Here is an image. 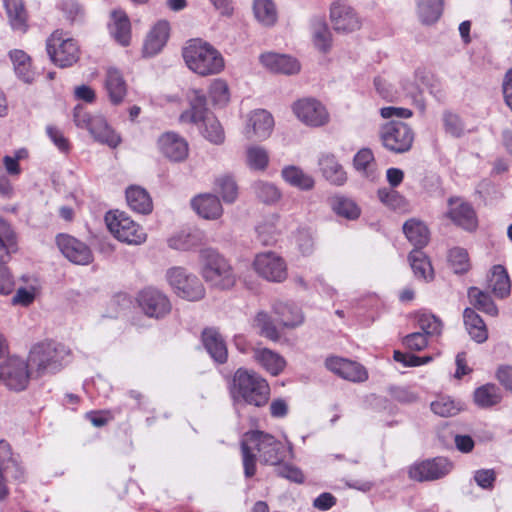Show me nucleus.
Wrapping results in <instances>:
<instances>
[{
  "mask_svg": "<svg viewBox=\"0 0 512 512\" xmlns=\"http://www.w3.org/2000/svg\"><path fill=\"white\" fill-rule=\"evenodd\" d=\"M244 474L250 478L256 473V454L261 463L277 466L292 457V446H286L273 435L255 430L247 432L241 442Z\"/></svg>",
  "mask_w": 512,
  "mask_h": 512,
  "instance_id": "nucleus-1",
  "label": "nucleus"
},
{
  "mask_svg": "<svg viewBox=\"0 0 512 512\" xmlns=\"http://www.w3.org/2000/svg\"><path fill=\"white\" fill-rule=\"evenodd\" d=\"M189 108L179 116L181 124H193L209 142L220 145L225 140V133L218 119L207 108L203 91L191 89L187 93Z\"/></svg>",
  "mask_w": 512,
  "mask_h": 512,
  "instance_id": "nucleus-2",
  "label": "nucleus"
},
{
  "mask_svg": "<svg viewBox=\"0 0 512 512\" xmlns=\"http://www.w3.org/2000/svg\"><path fill=\"white\" fill-rule=\"evenodd\" d=\"M230 393L235 407L241 404L261 407L268 402L270 388L256 372L239 368L234 374Z\"/></svg>",
  "mask_w": 512,
  "mask_h": 512,
  "instance_id": "nucleus-3",
  "label": "nucleus"
},
{
  "mask_svg": "<svg viewBox=\"0 0 512 512\" xmlns=\"http://www.w3.org/2000/svg\"><path fill=\"white\" fill-rule=\"evenodd\" d=\"M182 56L186 66L200 76L219 74L225 67L222 54L201 39L189 40L183 48Z\"/></svg>",
  "mask_w": 512,
  "mask_h": 512,
  "instance_id": "nucleus-4",
  "label": "nucleus"
},
{
  "mask_svg": "<svg viewBox=\"0 0 512 512\" xmlns=\"http://www.w3.org/2000/svg\"><path fill=\"white\" fill-rule=\"evenodd\" d=\"M70 350L55 341L35 344L29 353V362L39 376L59 371L67 362Z\"/></svg>",
  "mask_w": 512,
  "mask_h": 512,
  "instance_id": "nucleus-5",
  "label": "nucleus"
},
{
  "mask_svg": "<svg viewBox=\"0 0 512 512\" xmlns=\"http://www.w3.org/2000/svg\"><path fill=\"white\" fill-rule=\"evenodd\" d=\"M201 274L211 286L230 289L236 283V275L229 262L212 248L200 251Z\"/></svg>",
  "mask_w": 512,
  "mask_h": 512,
  "instance_id": "nucleus-6",
  "label": "nucleus"
},
{
  "mask_svg": "<svg viewBox=\"0 0 512 512\" xmlns=\"http://www.w3.org/2000/svg\"><path fill=\"white\" fill-rule=\"evenodd\" d=\"M105 222L110 233L120 242L128 245H141L147 239L142 226L123 211H109Z\"/></svg>",
  "mask_w": 512,
  "mask_h": 512,
  "instance_id": "nucleus-7",
  "label": "nucleus"
},
{
  "mask_svg": "<svg viewBox=\"0 0 512 512\" xmlns=\"http://www.w3.org/2000/svg\"><path fill=\"white\" fill-rule=\"evenodd\" d=\"M74 122L77 127L87 129L96 141L111 148H116L121 143L120 135L107 124L101 115L92 116L77 106L74 110Z\"/></svg>",
  "mask_w": 512,
  "mask_h": 512,
  "instance_id": "nucleus-8",
  "label": "nucleus"
},
{
  "mask_svg": "<svg viewBox=\"0 0 512 512\" xmlns=\"http://www.w3.org/2000/svg\"><path fill=\"white\" fill-rule=\"evenodd\" d=\"M166 279L174 292L182 299L199 301L205 296V288L200 279L182 267L168 269Z\"/></svg>",
  "mask_w": 512,
  "mask_h": 512,
  "instance_id": "nucleus-9",
  "label": "nucleus"
},
{
  "mask_svg": "<svg viewBox=\"0 0 512 512\" xmlns=\"http://www.w3.org/2000/svg\"><path fill=\"white\" fill-rule=\"evenodd\" d=\"M382 145L394 153H405L412 147L414 133L411 127L402 121H390L380 129Z\"/></svg>",
  "mask_w": 512,
  "mask_h": 512,
  "instance_id": "nucleus-10",
  "label": "nucleus"
},
{
  "mask_svg": "<svg viewBox=\"0 0 512 512\" xmlns=\"http://www.w3.org/2000/svg\"><path fill=\"white\" fill-rule=\"evenodd\" d=\"M46 49L51 60L59 67H69L79 58L77 43L65 38L60 31H55L47 40Z\"/></svg>",
  "mask_w": 512,
  "mask_h": 512,
  "instance_id": "nucleus-11",
  "label": "nucleus"
},
{
  "mask_svg": "<svg viewBox=\"0 0 512 512\" xmlns=\"http://www.w3.org/2000/svg\"><path fill=\"white\" fill-rule=\"evenodd\" d=\"M30 379L29 364L22 358L12 356L0 364V382L8 389L22 391Z\"/></svg>",
  "mask_w": 512,
  "mask_h": 512,
  "instance_id": "nucleus-12",
  "label": "nucleus"
},
{
  "mask_svg": "<svg viewBox=\"0 0 512 512\" xmlns=\"http://www.w3.org/2000/svg\"><path fill=\"white\" fill-rule=\"evenodd\" d=\"M292 111L301 123L313 128L322 127L330 120L326 107L314 98L297 100L292 105Z\"/></svg>",
  "mask_w": 512,
  "mask_h": 512,
  "instance_id": "nucleus-13",
  "label": "nucleus"
},
{
  "mask_svg": "<svg viewBox=\"0 0 512 512\" xmlns=\"http://www.w3.org/2000/svg\"><path fill=\"white\" fill-rule=\"evenodd\" d=\"M253 268L260 277L270 282H283L288 275L285 260L274 252L257 254Z\"/></svg>",
  "mask_w": 512,
  "mask_h": 512,
  "instance_id": "nucleus-14",
  "label": "nucleus"
},
{
  "mask_svg": "<svg viewBox=\"0 0 512 512\" xmlns=\"http://www.w3.org/2000/svg\"><path fill=\"white\" fill-rule=\"evenodd\" d=\"M137 301L144 314L150 318H164L172 309L171 302L167 295L152 287L143 289L139 293Z\"/></svg>",
  "mask_w": 512,
  "mask_h": 512,
  "instance_id": "nucleus-15",
  "label": "nucleus"
},
{
  "mask_svg": "<svg viewBox=\"0 0 512 512\" xmlns=\"http://www.w3.org/2000/svg\"><path fill=\"white\" fill-rule=\"evenodd\" d=\"M273 128L272 114L265 109H256L246 115L243 135L248 140L263 141L270 137Z\"/></svg>",
  "mask_w": 512,
  "mask_h": 512,
  "instance_id": "nucleus-16",
  "label": "nucleus"
},
{
  "mask_svg": "<svg viewBox=\"0 0 512 512\" xmlns=\"http://www.w3.org/2000/svg\"><path fill=\"white\" fill-rule=\"evenodd\" d=\"M56 244L64 257L74 264L89 265L94 260L90 247L73 236L59 234Z\"/></svg>",
  "mask_w": 512,
  "mask_h": 512,
  "instance_id": "nucleus-17",
  "label": "nucleus"
},
{
  "mask_svg": "<svg viewBox=\"0 0 512 512\" xmlns=\"http://www.w3.org/2000/svg\"><path fill=\"white\" fill-rule=\"evenodd\" d=\"M452 469V464L443 457H436L415 463L409 469V475L417 481H432L446 476Z\"/></svg>",
  "mask_w": 512,
  "mask_h": 512,
  "instance_id": "nucleus-18",
  "label": "nucleus"
},
{
  "mask_svg": "<svg viewBox=\"0 0 512 512\" xmlns=\"http://www.w3.org/2000/svg\"><path fill=\"white\" fill-rule=\"evenodd\" d=\"M330 21L338 33H352L361 28L362 22L354 9L346 4L334 2L330 7Z\"/></svg>",
  "mask_w": 512,
  "mask_h": 512,
  "instance_id": "nucleus-19",
  "label": "nucleus"
},
{
  "mask_svg": "<svg viewBox=\"0 0 512 512\" xmlns=\"http://www.w3.org/2000/svg\"><path fill=\"white\" fill-rule=\"evenodd\" d=\"M23 477V469L18 460L13 456L11 447L8 442L0 441V500H4L8 496V489L4 484V480L12 478L19 480Z\"/></svg>",
  "mask_w": 512,
  "mask_h": 512,
  "instance_id": "nucleus-20",
  "label": "nucleus"
},
{
  "mask_svg": "<svg viewBox=\"0 0 512 512\" xmlns=\"http://www.w3.org/2000/svg\"><path fill=\"white\" fill-rule=\"evenodd\" d=\"M157 147L165 158L173 162H182L189 154L188 142L175 132L163 133L157 140Z\"/></svg>",
  "mask_w": 512,
  "mask_h": 512,
  "instance_id": "nucleus-21",
  "label": "nucleus"
},
{
  "mask_svg": "<svg viewBox=\"0 0 512 512\" xmlns=\"http://www.w3.org/2000/svg\"><path fill=\"white\" fill-rule=\"evenodd\" d=\"M447 216L457 226L472 231L477 227L476 213L473 207L462 198L452 197L448 200Z\"/></svg>",
  "mask_w": 512,
  "mask_h": 512,
  "instance_id": "nucleus-22",
  "label": "nucleus"
},
{
  "mask_svg": "<svg viewBox=\"0 0 512 512\" xmlns=\"http://www.w3.org/2000/svg\"><path fill=\"white\" fill-rule=\"evenodd\" d=\"M325 365L331 372L352 382H363L368 378V373L361 364L348 359L330 357L326 359Z\"/></svg>",
  "mask_w": 512,
  "mask_h": 512,
  "instance_id": "nucleus-23",
  "label": "nucleus"
},
{
  "mask_svg": "<svg viewBox=\"0 0 512 512\" xmlns=\"http://www.w3.org/2000/svg\"><path fill=\"white\" fill-rule=\"evenodd\" d=\"M170 25L165 20L158 21L149 31L143 45V54L152 57L158 54L169 38Z\"/></svg>",
  "mask_w": 512,
  "mask_h": 512,
  "instance_id": "nucleus-24",
  "label": "nucleus"
},
{
  "mask_svg": "<svg viewBox=\"0 0 512 512\" xmlns=\"http://www.w3.org/2000/svg\"><path fill=\"white\" fill-rule=\"evenodd\" d=\"M260 61L267 69L274 73L293 75L300 71V64L297 59L273 52L264 53Z\"/></svg>",
  "mask_w": 512,
  "mask_h": 512,
  "instance_id": "nucleus-25",
  "label": "nucleus"
},
{
  "mask_svg": "<svg viewBox=\"0 0 512 512\" xmlns=\"http://www.w3.org/2000/svg\"><path fill=\"white\" fill-rule=\"evenodd\" d=\"M191 206L199 216L208 220L218 219L223 213L219 198L210 193L194 197L191 200Z\"/></svg>",
  "mask_w": 512,
  "mask_h": 512,
  "instance_id": "nucleus-26",
  "label": "nucleus"
},
{
  "mask_svg": "<svg viewBox=\"0 0 512 512\" xmlns=\"http://www.w3.org/2000/svg\"><path fill=\"white\" fill-rule=\"evenodd\" d=\"M4 7L11 29L25 34L28 31V12L23 0H5Z\"/></svg>",
  "mask_w": 512,
  "mask_h": 512,
  "instance_id": "nucleus-27",
  "label": "nucleus"
},
{
  "mask_svg": "<svg viewBox=\"0 0 512 512\" xmlns=\"http://www.w3.org/2000/svg\"><path fill=\"white\" fill-rule=\"evenodd\" d=\"M104 88L110 102L114 105L120 104L127 94V85L122 73L113 67L107 69Z\"/></svg>",
  "mask_w": 512,
  "mask_h": 512,
  "instance_id": "nucleus-28",
  "label": "nucleus"
},
{
  "mask_svg": "<svg viewBox=\"0 0 512 512\" xmlns=\"http://www.w3.org/2000/svg\"><path fill=\"white\" fill-rule=\"evenodd\" d=\"M202 342L215 362L224 363L227 360L228 351L226 343L216 329H205L202 333Z\"/></svg>",
  "mask_w": 512,
  "mask_h": 512,
  "instance_id": "nucleus-29",
  "label": "nucleus"
},
{
  "mask_svg": "<svg viewBox=\"0 0 512 512\" xmlns=\"http://www.w3.org/2000/svg\"><path fill=\"white\" fill-rule=\"evenodd\" d=\"M281 177L285 183L302 191L312 190L315 180L309 173L296 165H287L281 169Z\"/></svg>",
  "mask_w": 512,
  "mask_h": 512,
  "instance_id": "nucleus-30",
  "label": "nucleus"
},
{
  "mask_svg": "<svg viewBox=\"0 0 512 512\" xmlns=\"http://www.w3.org/2000/svg\"><path fill=\"white\" fill-rule=\"evenodd\" d=\"M310 32L314 46L321 52H328L332 46V33L322 17L310 21Z\"/></svg>",
  "mask_w": 512,
  "mask_h": 512,
  "instance_id": "nucleus-31",
  "label": "nucleus"
},
{
  "mask_svg": "<svg viewBox=\"0 0 512 512\" xmlns=\"http://www.w3.org/2000/svg\"><path fill=\"white\" fill-rule=\"evenodd\" d=\"M319 166L323 176L334 185H343L347 181V175L342 165L334 155L324 154L319 159Z\"/></svg>",
  "mask_w": 512,
  "mask_h": 512,
  "instance_id": "nucleus-32",
  "label": "nucleus"
},
{
  "mask_svg": "<svg viewBox=\"0 0 512 512\" xmlns=\"http://www.w3.org/2000/svg\"><path fill=\"white\" fill-rule=\"evenodd\" d=\"M110 34L122 46H127L131 39V25L130 21L121 10L112 12V20L109 24Z\"/></svg>",
  "mask_w": 512,
  "mask_h": 512,
  "instance_id": "nucleus-33",
  "label": "nucleus"
},
{
  "mask_svg": "<svg viewBox=\"0 0 512 512\" xmlns=\"http://www.w3.org/2000/svg\"><path fill=\"white\" fill-rule=\"evenodd\" d=\"M9 58L17 77L25 83H32L35 72L32 68L30 56L23 50L14 49L9 52Z\"/></svg>",
  "mask_w": 512,
  "mask_h": 512,
  "instance_id": "nucleus-34",
  "label": "nucleus"
},
{
  "mask_svg": "<svg viewBox=\"0 0 512 512\" xmlns=\"http://www.w3.org/2000/svg\"><path fill=\"white\" fill-rule=\"evenodd\" d=\"M463 321L472 340L477 343H484L488 339L486 324L472 308H466L464 310Z\"/></svg>",
  "mask_w": 512,
  "mask_h": 512,
  "instance_id": "nucleus-35",
  "label": "nucleus"
},
{
  "mask_svg": "<svg viewBox=\"0 0 512 512\" xmlns=\"http://www.w3.org/2000/svg\"><path fill=\"white\" fill-rule=\"evenodd\" d=\"M254 359L273 376L280 374L286 366L281 355L267 348L255 349Z\"/></svg>",
  "mask_w": 512,
  "mask_h": 512,
  "instance_id": "nucleus-36",
  "label": "nucleus"
},
{
  "mask_svg": "<svg viewBox=\"0 0 512 512\" xmlns=\"http://www.w3.org/2000/svg\"><path fill=\"white\" fill-rule=\"evenodd\" d=\"M126 200L129 207L140 214H149L153 204L148 192L140 186H130L126 190Z\"/></svg>",
  "mask_w": 512,
  "mask_h": 512,
  "instance_id": "nucleus-37",
  "label": "nucleus"
},
{
  "mask_svg": "<svg viewBox=\"0 0 512 512\" xmlns=\"http://www.w3.org/2000/svg\"><path fill=\"white\" fill-rule=\"evenodd\" d=\"M403 232L415 249L421 250L429 241V230L427 226L419 220H407L403 225Z\"/></svg>",
  "mask_w": 512,
  "mask_h": 512,
  "instance_id": "nucleus-38",
  "label": "nucleus"
},
{
  "mask_svg": "<svg viewBox=\"0 0 512 512\" xmlns=\"http://www.w3.org/2000/svg\"><path fill=\"white\" fill-rule=\"evenodd\" d=\"M274 312L277 315L278 322L284 327H296L303 322V314L296 305L277 302L273 306Z\"/></svg>",
  "mask_w": 512,
  "mask_h": 512,
  "instance_id": "nucleus-39",
  "label": "nucleus"
},
{
  "mask_svg": "<svg viewBox=\"0 0 512 512\" xmlns=\"http://www.w3.org/2000/svg\"><path fill=\"white\" fill-rule=\"evenodd\" d=\"M353 164L355 169L365 178L373 181L379 173L372 151L363 148L354 156Z\"/></svg>",
  "mask_w": 512,
  "mask_h": 512,
  "instance_id": "nucleus-40",
  "label": "nucleus"
},
{
  "mask_svg": "<svg viewBox=\"0 0 512 512\" xmlns=\"http://www.w3.org/2000/svg\"><path fill=\"white\" fill-rule=\"evenodd\" d=\"M489 287L498 298H506L511 292V282L509 275L502 265H495L491 270L489 278Z\"/></svg>",
  "mask_w": 512,
  "mask_h": 512,
  "instance_id": "nucleus-41",
  "label": "nucleus"
},
{
  "mask_svg": "<svg viewBox=\"0 0 512 512\" xmlns=\"http://www.w3.org/2000/svg\"><path fill=\"white\" fill-rule=\"evenodd\" d=\"M410 266L416 278L430 281L434 277V271L430 260L422 250L414 249L409 254Z\"/></svg>",
  "mask_w": 512,
  "mask_h": 512,
  "instance_id": "nucleus-42",
  "label": "nucleus"
},
{
  "mask_svg": "<svg viewBox=\"0 0 512 512\" xmlns=\"http://www.w3.org/2000/svg\"><path fill=\"white\" fill-rule=\"evenodd\" d=\"M279 220V215L272 214L256 226L257 237L263 245H272L276 242L280 233Z\"/></svg>",
  "mask_w": 512,
  "mask_h": 512,
  "instance_id": "nucleus-43",
  "label": "nucleus"
},
{
  "mask_svg": "<svg viewBox=\"0 0 512 512\" xmlns=\"http://www.w3.org/2000/svg\"><path fill=\"white\" fill-rule=\"evenodd\" d=\"M251 189L256 198L267 205L277 203L282 196L280 189L273 183L257 180L251 185Z\"/></svg>",
  "mask_w": 512,
  "mask_h": 512,
  "instance_id": "nucleus-44",
  "label": "nucleus"
},
{
  "mask_svg": "<svg viewBox=\"0 0 512 512\" xmlns=\"http://www.w3.org/2000/svg\"><path fill=\"white\" fill-rule=\"evenodd\" d=\"M253 12L263 26H273L277 21V10L272 0H255Z\"/></svg>",
  "mask_w": 512,
  "mask_h": 512,
  "instance_id": "nucleus-45",
  "label": "nucleus"
},
{
  "mask_svg": "<svg viewBox=\"0 0 512 512\" xmlns=\"http://www.w3.org/2000/svg\"><path fill=\"white\" fill-rule=\"evenodd\" d=\"M443 0H418V16L422 23L433 24L441 16Z\"/></svg>",
  "mask_w": 512,
  "mask_h": 512,
  "instance_id": "nucleus-46",
  "label": "nucleus"
},
{
  "mask_svg": "<svg viewBox=\"0 0 512 512\" xmlns=\"http://www.w3.org/2000/svg\"><path fill=\"white\" fill-rule=\"evenodd\" d=\"M502 399L500 389L494 384H486L477 388L474 392L475 403L482 407L487 408L498 404Z\"/></svg>",
  "mask_w": 512,
  "mask_h": 512,
  "instance_id": "nucleus-47",
  "label": "nucleus"
},
{
  "mask_svg": "<svg viewBox=\"0 0 512 512\" xmlns=\"http://www.w3.org/2000/svg\"><path fill=\"white\" fill-rule=\"evenodd\" d=\"M246 164L253 171H265L269 165L268 151L258 145H250L246 149Z\"/></svg>",
  "mask_w": 512,
  "mask_h": 512,
  "instance_id": "nucleus-48",
  "label": "nucleus"
},
{
  "mask_svg": "<svg viewBox=\"0 0 512 512\" xmlns=\"http://www.w3.org/2000/svg\"><path fill=\"white\" fill-rule=\"evenodd\" d=\"M468 297L470 303L478 310L491 316H497L498 309L489 294L476 287H471L468 290Z\"/></svg>",
  "mask_w": 512,
  "mask_h": 512,
  "instance_id": "nucleus-49",
  "label": "nucleus"
},
{
  "mask_svg": "<svg viewBox=\"0 0 512 512\" xmlns=\"http://www.w3.org/2000/svg\"><path fill=\"white\" fill-rule=\"evenodd\" d=\"M417 327L428 337L439 336L442 332V322L435 315L419 312L415 316Z\"/></svg>",
  "mask_w": 512,
  "mask_h": 512,
  "instance_id": "nucleus-50",
  "label": "nucleus"
},
{
  "mask_svg": "<svg viewBox=\"0 0 512 512\" xmlns=\"http://www.w3.org/2000/svg\"><path fill=\"white\" fill-rule=\"evenodd\" d=\"M217 192L225 203H234L238 197V186L232 175L224 174L216 178Z\"/></svg>",
  "mask_w": 512,
  "mask_h": 512,
  "instance_id": "nucleus-51",
  "label": "nucleus"
},
{
  "mask_svg": "<svg viewBox=\"0 0 512 512\" xmlns=\"http://www.w3.org/2000/svg\"><path fill=\"white\" fill-rule=\"evenodd\" d=\"M332 208L337 215L349 220H354L360 215V208L357 204L344 196H336L332 201Z\"/></svg>",
  "mask_w": 512,
  "mask_h": 512,
  "instance_id": "nucleus-52",
  "label": "nucleus"
},
{
  "mask_svg": "<svg viewBox=\"0 0 512 512\" xmlns=\"http://www.w3.org/2000/svg\"><path fill=\"white\" fill-rule=\"evenodd\" d=\"M448 262L456 274L466 273L470 269L468 253L463 248H453L448 255Z\"/></svg>",
  "mask_w": 512,
  "mask_h": 512,
  "instance_id": "nucleus-53",
  "label": "nucleus"
},
{
  "mask_svg": "<svg viewBox=\"0 0 512 512\" xmlns=\"http://www.w3.org/2000/svg\"><path fill=\"white\" fill-rule=\"evenodd\" d=\"M209 96L216 106H225L230 100L227 83L222 79H215L209 87Z\"/></svg>",
  "mask_w": 512,
  "mask_h": 512,
  "instance_id": "nucleus-54",
  "label": "nucleus"
},
{
  "mask_svg": "<svg viewBox=\"0 0 512 512\" xmlns=\"http://www.w3.org/2000/svg\"><path fill=\"white\" fill-rule=\"evenodd\" d=\"M14 244V233L10 225L0 218V260H3L5 256H8L12 251Z\"/></svg>",
  "mask_w": 512,
  "mask_h": 512,
  "instance_id": "nucleus-55",
  "label": "nucleus"
},
{
  "mask_svg": "<svg viewBox=\"0 0 512 512\" xmlns=\"http://www.w3.org/2000/svg\"><path fill=\"white\" fill-rule=\"evenodd\" d=\"M430 406L431 410L441 417H452L460 411L459 406L449 397H440Z\"/></svg>",
  "mask_w": 512,
  "mask_h": 512,
  "instance_id": "nucleus-56",
  "label": "nucleus"
},
{
  "mask_svg": "<svg viewBox=\"0 0 512 512\" xmlns=\"http://www.w3.org/2000/svg\"><path fill=\"white\" fill-rule=\"evenodd\" d=\"M40 289L39 284L35 281L29 287L19 288L12 298L14 305L29 306L36 298V295Z\"/></svg>",
  "mask_w": 512,
  "mask_h": 512,
  "instance_id": "nucleus-57",
  "label": "nucleus"
},
{
  "mask_svg": "<svg viewBox=\"0 0 512 512\" xmlns=\"http://www.w3.org/2000/svg\"><path fill=\"white\" fill-rule=\"evenodd\" d=\"M295 243L299 252L304 256H309L314 251V236L309 229H299L295 236Z\"/></svg>",
  "mask_w": 512,
  "mask_h": 512,
  "instance_id": "nucleus-58",
  "label": "nucleus"
},
{
  "mask_svg": "<svg viewBox=\"0 0 512 512\" xmlns=\"http://www.w3.org/2000/svg\"><path fill=\"white\" fill-rule=\"evenodd\" d=\"M443 124L446 133L453 137H461L464 134V124L457 114L445 112L443 114Z\"/></svg>",
  "mask_w": 512,
  "mask_h": 512,
  "instance_id": "nucleus-59",
  "label": "nucleus"
},
{
  "mask_svg": "<svg viewBox=\"0 0 512 512\" xmlns=\"http://www.w3.org/2000/svg\"><path fill=\"white\" fill-rule=\"evenodd\" d=\"M255 324L260 329V332L263 336L276 340L278 339V332L276 327L273 325L270 320V316L266 312H259L255 318Z\"/></svg>",
  "mask_w": 512,
  "mask_h": 512,
  "instance_id": "nucleus-60",
  "label": "nucleus"
},
{
  "mask_svg": "<svg viewBox=\"0 0 512 512\" xmlns=\"http://www.w3.org/2000/svg\"><path fill=\"white\" fill-rule=\"evenodd\" d=\"M379 200L386 206L397 209L403 206L404 198L395 190L381 188L377 192Z\"/></svg>",
  "mask_w": 512,
  "mask_h": 512,
  "instance_id": "nucleus-61",
  "label": "nucleus"
},
{
  "mask_svg": "<svg viewBox=\"0 0 512 512\" xmlns=\"http://www.w3.org/2000/svg\"><path fill=\"white\" fill-rule=\"evenodd\" d=\"M428 338V336L418 331L406 335L403 338L402 343L409 350L421 351L427 347Z\"/></svg>",
  "mask_w": 512,
  "mask_h": 512,
  "instance_id": "nucleus-62",
  "label": "nucleus"
},
{
  "mask_svg": "<svg viewBox=\"0 0 512 512\" xmlns=\"http://www.w3.org/2000/svg\"><path fill=\"white\" fill-rule=\"evenodd\" d=\"M15 288V281L4 260H0V295H9Z\"/></svg>",
  "mask_w": 512,
  "mask_h": 512,
  "instance_id": "nucleus-63",
  "label": "nucleus"
},
{
  "mask_svg": "<svg viewBox=\"0 0 512 512\" xmlns=\"http://www.w3.org/2000/svg\"><path fill=\"white\" fill-rule=\"evenodd\" d=\"M46 132L54 145L63 153L69 151L70 145L63 133L54 126H47Z\"/></svg>",
  "mask_w": 512,
  "mask_h": 512,
  "instance_id": "nucleus-64",
  "label": "nucleus"
}]
</instances>
